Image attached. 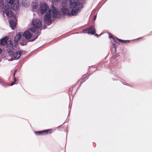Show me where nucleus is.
<instances>
[{"label":"nucleus","mask_w":152,"mask_h":152,"mask_svg":"<svg viewBox=\"0 0 152 152\" xmlns=\"http://www.w3.org/2000/svg\"><path fill=\"white\" fill-rule=\"evenodd\" d=\"M61 12L64 14L69 16H75L77 15L83 8V6L79 0H70L69 8L66 3H62Z\"/></svg>","instance_id":"nucleus-1"},{"label":"nucleus","mask_w":152,"mask_h":152,"mask_svg":"<svg viewBox=\"0 0 152 152\" xmlns=\"http://www.w3.org/2000/svg\"><path fill=\"white\" fill-rule=\"evenodd\" d=\"M7 3L5 4L3 0H0V9L3 12V15H4V13L7 17V18H10L13 16V14L10 10L12 8L14 10H18L19 7L18 0H7Z\"/></svg>","instance_id":"nucleus-2"},{"label":"nucleus","mask_w":152,"mask_h":152,"mask_svg":"<svg viewBox=\"0 0 152 152\" xmlns=\"http://www.w3.org/2000/svg\"><path fill=\"white\" fill-rule=\"evenodd\" d=\"M39 10L41 14L45 13L44 16V20L46 23L51 21V18L57 17L58 15V11L55 7L52 6L51 8L48 7L47 4H41Z\"/></svg>","instance_id":"nucleus-3"},{"label":"nucleus","mask_w":152,"mask_h":152,"mask_svg":"<svg viewBox=\"0 0 152 152\" xmlns=\"http://www.w3.org/2000/svg\"><path fill=\"white\" fill-rule=\"evenodd\" d=\"M32 24L33 27L30 28V30L33 32H35L37 28L40 27L42 26L41 21L38 19H34L32 21Z\"/></svg>","instance_id":"nucleus-4"},{"label":"nucleus","mask_w":152,"mask_h":152,"mask_svg":"<svg viewBox=\"0 0 152 152\" xmlns=\"http://www.w3.org/2000/svg\"><path fill=\"white\" fill-rule=\"evenodd\" d=\"M13 53L12 55H9L10 57H11V58H7L8 61H12L13 59H18L21 53V52L20 51L18 50V51L14 53L13 51Z\"/></svg>","instance_id":"nucleus-5"},{"label":"nucleus","mask_w":152,"mask_h":152,"mask_svg":"<svg viewBox=\"0 0 152 152\" xmlns=\"http://www.w3.org/2000/svg\"><path fill=\"white\" fill-rule=\"evenodd\" d=\"M7 50L9 55L12 54L13 53L12 50H13V46L12 45V42L11 40H9L7 42Z\"/></svg>","instance_id":"nucleus-6"},{"label":"nucleus","mask_w":152,"mask_h":152,"mask_svg":"<svg viewBox=\"0 0 152 152\" xmlns=\"http://www.w3.org/2000/svg\"><path fill=\"white\" fill-rule=\"evenodd\" d=\"M53 129H50L46 130H44L42 131H36L35 132V134L37 135H44L47 134H48L51 133L53 132Z\"/></svg>","instance_id":"nucleus-7"},{"label":"nucleus","mask_w":152,"mask_h":152,"mask_svg":"<svg viewBox=\"0 0 152 152\" xmlns=\"http://www.w3.org/2000/svg\"><path fill=\"white\" fill-rule=\"evenodd\" d=\"M83 33L88 34H94L95 31L94 27L91 26L89 28H86L83 31Z\"/></svg>","instance_id":"nucleus-8"},{"label":"nucleus","mask_w":152,"mask_h":152,"mask_svg":"<svg viewBox=\"0 0 152 152\" xmlns=\"http://www.w3.org/2000/svg\"><path fill=\"white\" fill-rule=\"evenodd\" d=\"M38 3L36 1H34L32 4V7L34 11H38L39 7Z\"/></svg>","instance_id":"nucleus-9"},{"label":"nucleus","mask_w":152,"mask_h":152,"mask_svg":"<svg viewBox=\"0 0 152 152\" xmlns=\"http://www.w3.org/2000/svg\"><path fill=\"white\" fill-rule=\"evenodd\" d=\"M16 22L17 20L15 18L11 20L9 22L10 27L12 29L14 30L15 29L16 25Z\"/></svg>","instance_id":"nucleus-10"},{"label":"nucleus","mask_w":152,"mask_h":152,"mask_svg":"<svg viewBox=\"0 0 152 152\" xmlns=\"http://www.w3.org/2000/svg\"><path fill=\"white\" fill-rule=\"evenodd\" d=\"M23 35L27 39H30L32 36L31 33L30 31H28L24 32L23 34Z\"/></svg>","instance_id":"nucleus-11"},{"label":"nucleus","mask_w":152,"mask_h":152,"mask_svg":"<svg viewBox=\"0 0 152 152\" xmlns=\"http://www.w3.org/2000/svg\"><path fill=\"white\" fill-rule=\"evenodd\" d=\"M109 37L110 38H112L113 40H114V41L116 42V40H118L119 42H126L128 43L129 42V41L128 40H121V39H119L117 38H115L110 33L109 34Z\"/></svg>","instance_id":"nucleus-12"},{"label":"nucleus","mask_w":152,"mask_h":152,"mask_svg":"<svg viewBox=\"0 0 152 152\" xmlns=\"http://www.w3.org/2000/svg\"><path fill=\"white\" fill-rule=\"evenodd\" d=\"M22 35V33L21 32L17 33L15 37L14 41L16 42H18L21 38Z\"/></svg>","instance_id":"nucleus-13"},{"label":"nucleus","mask_w":152,"mask_h":152,"mask_svg":"<svg viewBox=\"0 0 152 152\" xmlns=\"http://www.w3.org/2000/svg\"><path fill=\"white\" fill-rule=\"evenodd\" d=\"M8 38L7 37H5L2 38L1 40H0V45H4L6 44Z\"/></svg>","instance_id":"nucleus-14"},{"label":"nucleus","mask_w":152,"mask_h":152,"mask_svg":"<svg viewBox=\"0 0 152 152\" xmlns=\"http://www.w3.org/2000/svg\"><path fill=\"white\" fill-rule=\"evenodd\" d=\"M60 0H52V3L54 4H58Z\"/></svg>","instance_id":"nucleus-15"},{"label":"nucleus","mask_w":152,"mask_h":152,"mask_svg":"<svg viewBox=\"0 0 152 152\" xmlns=\"http://www.w3.org/2000/svg\"><path fill=\"white\" fill-rule=\"evenodd\" d=\"M16 79L14 77V80H13V82H12L11 83V86H12L16 82Z\"/></svg>","instance_id":"nucleus-16"},{"label":"nucleus","mask_w":152,"mask_h":152,"mask_svg":"<svg viewBox=\"0 0 152 152\" xmlns=\"http://www.w3.org/2000/svg\"><path fill=\"white\" fill-rule=\"evenodd\" d=\"M22 4L23 5V6H24V7H26V6H27V4L26 5L25 4V3H24V2H23L22 3Z\"/></svg>","instance_id":"nucleus-17"},{"label":"nucleus","mask_w":152,"mask_h":152,"mask_svg":"<svg viewBox=\"0 0 152 152\" xmlns=\"http://www.w3.org/2000/svg\"><path fill=\"white\" fill-rule=\"evenodd\" d=\"M21 45H25L26 44V43L25 42H21Z\"/></svg>","instance_id":"nucleus-18"},{"label":"nucleus","mask_w":152,"mask_h":152,"mask_svg":"<svg viewBox=\"0 0 152 152\" xmlns=\"http://www.w3.org/2000/svg\"><path fill=\"white\" fill-rule=\"evenodd\" d=\"M96 15H95L94 17V20H95L96 19Z\"/></svg>","instance_id":"nucleus-19"},{"label":"nucleus","mask_w":152,"mask_h":152,"mask_svg":"<svg viewBox=\"0 0 152 152\" xmlns=\"http://www.w3.org/2000/svg\"><path fill=\"white\" fill-rule=\"evenodd\" d=\"M2 52V50L0 48V54Z\"/></svg>","instance_id":"nucleus-20"},{"label":"nucleus","mask_w":152,"mask_h":152,"mask_svg":"<svg viewBox=\"0 0 152 152\" xmlns=\"http://www.w3.org/2000/svg\"><path fill=\"white\" fill-rule=\"evenodd\" d=\"M15 45H16V43H15Z\"/></svg>","instance_id":"nucleus-21"},{"label":"nucleus","mask_w":152,"mask_h":152,"mask_svg":"<svg viewBox=\"0 0 152 152\" xmlns=\"http://www.w3.org/2000/svg\"><path fill=\"white\" fill-rule=\"evenodd\" d=\"M95 35H97V34H96Z\"/></svg>","instance_id":"nucleus-22"}]
</instances>
